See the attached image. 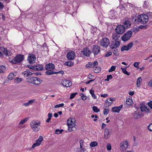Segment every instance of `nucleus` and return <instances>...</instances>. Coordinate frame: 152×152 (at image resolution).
Masks as SVG:
<instances>
[{"label": "nucleus", "mask_w": 152, "mask_h": 152, "mask_svg": "<svg viewBox=\"0 0 152 152\" xmlns=\"http://www.w3.org/2000/svg\"><path fill=\"white\" fill-rule=\"evenodd\" d=\"M26 80L29 83L37 85L40 84L42 82V80L40 78L30 76L26 78Z\"/></svg>", "instance_id": "nucleus-1"}, {"label": "nucleus", "mask_w": 152, "mask_h": 152, "mask_svg": "<svg viewBox=\"0 0 152 152\" xmlns=\"http://www.w3.org/2000/svg\"><path fill=\"white\" fill-rule=\"evenodd\" d=\"M148 17L146 15H139L137 19H134L135 23L141 24L146 23L148 21Z\"/></svg>", "instance_id": "nucleus-2"}, {"label": "nucleus", "mask_w": 152, "mask_h": 152, "mask_svg": "<svg viewBox=\"0 0 152 152\" xmlns=\"http://www.w3.org/2000/svg\"><path fill=\"white\" fill-rule=\"evenodd\" d=\"M41 122L40 121L37 122L36 121H33L31 122L30 125L33 130L35 132H38L39 129V126Z\"/></svg>", "instance_id": "nucleus-3"}, {"label": "nucleus", "mask_w": 152, "mask_h": 152, "mask_svg": "<svg viewBox=\"0 0 152 152\" xmlns=\"http://www.w3.org/2000/svg\"><path fill=\"white\" fill-rule=\"evenodd\" d=\"M75 118L70 119L67 121L68 130L69 131H72L74 130V129L75 125Z\"/></svg>", "instance_id": "nucleus-4"}, {"label": "nucleus", "mask_w": 152, "mask_h": 152, "mask_svg": "<svg viewBox=\"0 0 152 152\" xmlns=\"http://www.w3.org/2000/svg\"><path fill=\"white\" fill-rule=\"evenodd\" d=\"M24 55L21 54L17 55L12 61V63L14 64L20 63L24 59Z\"/></svg>", "instance_id": "nucleus-5"}, {"label": "nucleus", "mask_w": 152, "mask_h": 152, "mask_svg": "<svg viewBox=\"0 0 152 152\" xmlns=\"http://www.w3.org/2000/svg\"><path fill=\"white\" fill-rule=\"evenodd\" d=\"M132 34V31H127L121 37L122 40L124 42L128 40L131 38Z\"/></svg>", "instance_id": "nucleus-6"}, {"label": "nucleus", "mask_w": 152, "mask_h": 152, "mask_svg": "<svg viewBox=\"0 0 152 152\" xmlns=\"http://www.w3.org/2000/svg\"><path fill=\"white\" fill-rule=\"evenodd\" d=\"M110 44V40L107 37H104L101 40L100 45L103 47H107Z\"/></svg>", "instance_id": "nucleus-7"}, {"label": "nucleus", "mask_w": 152, "mask_h": 152, "mask_svg": "<svg viewBox=\"0 0 152 152\" xmlns=\"http://www.w3.org/2000/svg\"><path fill=\"white\" fill-rule=\"evenodd\" d=\"M100 51V48L97 45H95L92 47V52L94 54V55L98 54Z\"/></svg>", "instance_id": "nucleus-8"}, {"label": "nucleus", "mask_w": 152, "mask_h": 152, "mask_svg": "<svg viewBox=\"0 0 152 152\" xmlns=\"http://www.w3.org/2000/svg\"><path fill=\"white\" fill-rule=\"evenodd\" d=\"M115 30L117 33L122 34L125 31L124 27L122 25H118L115 28Z\"/></svg>", "instance_id": "nucleus-9"}, {"label": "nucleus", "mask_w": 152, "mask_h": 152, "mask_svg": "<svg viewBox=\"0 0 152 152\" xmlns=\"http://www.w3.org/2000/svg\"><path fill=\"white\" fill-rule=\"evenodd\" d=\"M36 57L33 54H29L28 56L27 60L30 64H33L35 62Z\"/></svg>", "instance_id": "nucleus-10"}, {"label": "nucleus", "mask_w": 152, "mask_h": 152, "mask_svg": "<svg viewBox=\"0 0 152 152\" xmlns=\"http://www.w3.org/2000/svg\"><path fill=\"white\" fill-rule=\"evenodd\" d=\"M43 137L42 136H40L39 138L36 140L35 143H34L32 146V148L38 146L42 142L43 140Z\"/></svg>", "instance_id": "nucleus-11"}, {"label": "nucleus", "mask_w": 152, "mask_h": 152, "mask_svg": "<svg viewBox=\"0 0 152 152\" xmlns=\"http://www.w3.org/2000/svg\"><path fill=\"white\" fill-rule=\"evenodd\" d=\"M75 53L73 51H69L66 55V58L69 60H72L75 59Z\"/></svg>", "instance_id": "nucleus-12"}, {"label": "nucleus", "mask_w": 152, "mask_h": 152, "mask_svg": "<svg viewBox=\"0 0 152 152\" xmlns=\"http://www.w3.org/2000/svg\"><path fill=\"white\" fill-rule=\"evenodd\" d=\"M120 149L122 151H124L127 148L128 143L126 141H123L120 143Z\"/></svg>", "instance_id": "nucleus-13"}, {"label": "nucleus", "mask_w": 152, "mask_h": 152, "mask_svg": "<svg viewBox=\"0 0 152 152\" xmlns=\"http://www.w3.org/2000/svg\"><path fill=\"white\" fill-rule=\"evenodd\" d=\"M120 44V41L116 40L112 42L110 45V48L112 49L116 48L119 47Z\"/></svg>", "instance_id": "nucleus-14"}, {"label": "nucleus", "mask_w": 152, "mask_h": 152, "mask_svg": "<svg viewBox=\"0 0 152 152\" xmlns=\"http://www.w3.org/2000/svg\"><path fill=\"white\" fill-rule=\"evenodd\" d=\"M133 45V43L132 42H131L128 44L127 46L124 45L121 48V50L123 51L124 50L126 51L128 50L130 48H131Z\"/></svg>", "instance_id": "nucleus-15"}, {"label": "nucleus", "mask_w": 152, "mask_h": 152, "mask_svg": "<svg viewBox=\"0 0 152 152\" xmlns=\"http://www.w3.org/2000/svg\"><path fill=\"white\" fill-rule=\"evenodd\" d=\"M45 68L47 70H53L55 68V66L52 63L47 64L45 66Z\"/></svg>", "instance_id": "nucleus-16"}, {"label": "nucleus", "mask_w": 152, "mask_h": 152, "mask_svg": "<svg viewBox=\"0 0 152 152\" xmlns=\"http://www.w3.org/2000/svg\"><path fill=\"white\" fill-rule=\"evenodd\" d=\"M62 84L64 86L67 87H70L72 85V82L68 80H63Z\"/></svg>", "instance_id": "nucleus-17"}, {"label": "nucleus", "mask_w": 152, "mask_h": 152, "mask_svg": "<svg viewBox=\"0 0 152 152\" xmlns=\"http://www.w3.org/2000/svg\"><path fill=\"white\" fill-rule=\"evenodd\" d=\"M104 137L106 139H107L110 135L111 134L110 132L108 129L106 128L105 129L104 131Z\"/></svg>", "instance_id": "nucleus-18"}, {"label": "nucleus", "mask_w": 152, "mask_h": 152, "mask_svg": "<svg viewBox=\"0 0 152 152\" xmlns=\"http://www.w3.org/2000/svg\"><path fill=\"white\" fill-rule=\"evenodd\" d=\"M123 107V105L121 104L119 106L114 107L112 108V110L114 112L119 113L121 109Z\"/></svg>", "instance_id": "nucleus-19"}, {"label": "nucleus", "mask_w": 152, "mask_h": 152, "mask_svg": "<svg viewBox=\"0 0 152 152\" xmlns=\"http://www.w3.org/2000/svg\"><path fill=\"white\" fill-rule=\"evenodd\" d=\"M34 73L32 71L29 70L28 69L26 70L23 72V74L25 77H27L29 75H32Z\"/></svg>", "instance_id": "nucleus-20"}, {"label": "nucleus", "mask_w": 152, "mask_h": 152, "mask_svg": "<svg viewBox=\"0 0 152 152\" xmlns=\"http://www.w3.org/2000/svg\"><path fill=\"white\" fill-rule=\"evenodd\" d=\"M0 49L1 51L3 53L4 55L5 56H9L10 55V52L8 51L7 49L3 47H1Z\"/></svg>", "instance_id": "nucleus-21"}, {"label": "nucleus", "mask_w": 152, "mask_h": 152, "mask_svg": "<svg viewBox=\"0 0 152 152\" xmlns=\"http://www.w3.org/2000/svg\"><path fill=\"white\" fill-rule=\"evenodd\" d=\"M82 52L84 55L88 57L89 56L90 54L91 53V51L88 48H84Z\"/></svg>", "instance_id": "nucleus-22"}, {"label": "nucleus", "mask_w": 152, "mask_h": 152, "mask_svg": "<svg viewBox=\"0 0 152 152\" xmlns=\"http://www.w3.org/2000/svg\"><path fill=\"white\" fill-rule=\"evenodd\" d=\"M116 14V11L115 10H113L110 11L109 13V17L111 19L115 18Z\"/></svg>", "instance_id": "nucleus-23"}, {"label": "nucleus", "mask_w": 152, "mask_h": 152, "mask_svg": "<svg viewBox=\"0 0 152 152\" xmlns=\"http://www.w3.org/2000/svg\"><path fill=\"white\" fill-rule=\"evenodd\" d=\"M35 71H40L43 69V66L42 65L37 64L35 66Z\"/></svg>", "instance_id": "nucleus-24"}, {"label": "nucleus", "mask_w": 152, "mask_h": 152, "mask_svg": "<svg viewBox=\"0 0 152 152\" xmlns=\"http://www.w3.org/2000/svg\"><path fill=\"white\" fill-rule=\"evenodd\" d=\"M143 116L142 114H140L136 111H135L133 114V116L135 119H137L140 117V116Z\"/></svg>", "instance_id": "nucleus-25"}, {"label": "nucleus", "mask_w": 152, "mask_h": 152, "mask_svg": "<svg viewBox=\"0 0 152 152\" xmlns=\"http://www.w3.org/2000/svg\"><path fill=\"white\" fill-rule=\"evenodd\" d=\"M120 34L117 33L114 34L112 36L113 39L115 40V41L118 40V38L120 37Z\"/></svg>", "instance_id": "nucleus-26"}, {"label": "nucleus", "mask_w": 152, "mask_h": 152, "mask_svg": "<svg viewBox=\"0 0 152 152\" xmlns=\"http://www.w3.org/2000/svg\"><path fill=\"white\" fill-rule=\"evenodd\" d=\"M93 71L96 73H99L101 70V68L98 66H95L93 68Z\"/></svg>", "instance_id": "nucleus-27"}, {"label": "nucleus", "mask_w": 152, "mask_h": 152, "mask_svg": "<svg viewBox=\"0 0 152 152\" xmlns=\"http://www.w3.org/2000/svg\"><path fill=\"white\" fill-rule=\"evenodd\" d=\"M28 118H26L21 120L20 122L18 125V126H19V127H20V126L21 125L23 124L26 122L28 120Z\"/></svg>", "instance_id": "nucleus-28"}, {"label": "nucleus", "mask_w": 152, "mask_h": 152, "mask_svg": "<svg viewBox=\"0 0 152 152\" xmlns=\"http://www.w3.org/2000/svg\"><path fill=\"white\" fill-rule=\"evenodd\" d=\"M109 100L108 99L105 101V104L104 105L105 107H106L110 106L113 103L112 101L109 102Z\"/></svg>", "instance_id": "nucleus-29"}, {"label": "nucleus", "mask_w": 152, "mask_h": 152, "mask_svg": "<svg viewBox=\"0 0 152 152\" xmlns=\"http://www.w3.org/2000/svg\"><path fill=\"white\" fill-rule=\"evenodd\" d=\"M124 26H125L126 27H129L131 25V22L129 20H126L124 22Z\"/></svg>", "instance_id": "nucleus-30"}, {"label": "nucleus", "mask_w": 152, "mask_h": 152, "mask_svg": "<svg viewBox=\"0 0 152 152\" xmlns=\"http://www.w3.org/2000/svg\"><path fill=\"white\" fill-rule=\"evenodd\" d=\"M142 81V79L140 77L137 79V85L138 87H139L140 85V83Z\"/></svg>", "instance_id": "nucleus-31"}, {"label": "nucleus", "mask_w": 152, "mask_h": 152, "mask_svg": "<svg viewBox=\"0 0 152 152\" xmlns=\"http://www.w3.org/2000/svg\"><path fill=\"white\" fill-rule=\"evenodd\" d=\"M34 102V100H29L28 102L26 103H23V105L26 107L32 104Z\"/></svg>", "instance_id": "nucleus-32"}, {"label": "nucleus", "mask_w": 152, "mask_h": 152, "mask_svg": "<svg viewBox=\"0 0 152 152\" xmlns=\"http://www.w3.org/2000/svg\"><path fill=\"white\" fill-rule=\"evenodd\" d=\"M53 70H48L45 72V74L48 75H51L53 74H56V72L53 71Z\"/></svg>", "instance_id": "nucleus-33"}, {"label": "nucleus", "mask_w": 152, "mask_h": 152, "mask_svg": "<svg viewBox=\"0 0 152 152\" xmlns=\"http://www.w3.org/2000/svg\"><path fill=\"white\" fill-rule=\"evenodd\" d=\"M126 68H121V69L122 70L123 72L125 74L129 75H130V73L127 72L126 70Z\"/></svg>", "instance_id": "nucleus-34"}, {"label": "nucleus", "mask_w": 152, "mask_h": 152, "mask_svg": "<svg viewBox=\"0 0 152 152\" xmlns=\"http://www.w3.org/2000/svg\"><path fill=\"white\" fill-rule=\"evenodd\" d=\"M22 78L18 77H16L14 80V82L16 84L22 81Z\"/></svg>", "instance_id": "nucleus-35"}, {"label": "nucleus", "mask_w": 152, "mask_h": 152, "mask_svg": "<svg viewBox=\"0 0 152 152\" xmlns=\"http://www.w3.org/2000/svg\"><path fill=\"white\" fill-rule=\"evenodd\" d=\"M132 102V100L131 98H128L126 99V103L128 105H131Z\"/></svg>", "instance_id": "nucleus-36"}, {"label": "nucleus", "mask_w": 152, "mask_h": 152, "mask_svg": "<svg viewBox=\"0 0 152 152\" xmlns=\"http://www.w3.org/2000/svg\"><path fill=\"white\" fill-rule=\"evenodd\" d=\"M89 92H90V94H91L92 97L93 98V99H96V96L94 94V91L92 89H91L90 90Z\"/></svg>", "instance_id": "nucleus-37"}, {"label": "nucleus", "mask_w": 152, "mask_h": 152, "mask_svg": "<svg viewBox=\"0 0 152 152\" xmlns=\"http://www.w3.org/2000/svg\"><path fill=\"white\" fill-rule=\"evenodd\" d=\"M74 62L71 61L66 62L65 63V65L69 66H73L74 65Z\"/></svg>", "instance_id": "nucleus-38"}, {"label": "nucleus", "mask_w": 152, "mask_h": 152, "mask_svg": "<svg viewBox=\"0 0 152 152\" xmlns=\"http://www.w3.org/2000/svg\"><path fill=\"white\" fill-rule=\"evenodd\" d=\"M80 144V149H82L83 150H86V149L84 148H83V140H81L79 141Z\"/></svg>", "instance_id": "nucleus-39"}, {"label": "nucleus", "mask_w": 152, "mask_h": 152, "mask_svg": "<svg viewBox=\"0 0 152 152\" xmlns=\"http://www.w3.org/2000/svg\"><path fill=\"white\" fill-rule=\"evenodd\" d=\"M14 77V74L11 73H10L8 76V78L10 80H12Z\"/></svg>", "instance_id": "nucleus-40"}, {"label": "nucleus", "mask_w": 152, "mask_h": 152, "mask_svg": "<svg viewBox=\"0 0 152 152\" xmlns=\"http://www.w3.org/2000/svg\"><path fill=\"white\" fill-rule=\"evenodd\" d=\"M86 67L87 68H91V67H94V64H93V63L92 62H88V64H87L86 65Z\"/></svg>", "instance_id": "nucleus-41"}, {"label": "nucleus", "mask_w": 152, "mask_h": 152, "mask_svg": "<svg viewBox=\"0 0 152 152\" xmlns=\"http://www.w3.org/2000/svg\"><path fill=\"white\" fill-rule=\"evenodd\" d=\"M98 143L96 141H94L91 142L90 144V145L91 147H94L97 146L98 145Z\"/></svg>", "instance_id": "nucleus-42"}, {"label": "nucleus", "mask_w": 152, "mask_h": 152, "mask_svg": "<svg viewBox=\"0 0 152 152\" xmlns=\"http://www.w3.org/2000/svg\"><path fill=\"white\" fill-rule=\"evenodd\" d=\"M115 49L112 50V52L116 56H118L119 54L118 53V49L117 48H115Z\"/></svg>", "instance_id": "nucleus-43"}, {"label": "nucleus", "mask_w": 152, "mask_h": 152, "mask_svg": "<svg viewBox=\"0 0 152 152\" xmlns=\"http://www.w3.org/2000/svg\"><path fill=\"white\" fill-rule=\"evenodd\" d=\"M92 109L96 113H98L100 111V110L98 109L97 107L94 106L92 107Z\"/></svg>", "instance_id": "nucleus-44"}, {"label": "nucleus", "mask_w": 152, "mask_h": 152, "mask_svg": "<svg viewBox=\"0 0 152 152\" xmlns=\"http://www.w3.org/2000/svg\"><path fill=\"white\" fill-rule=\"evenodd\" d=\"M77 94V92L71 94L70 95V99H72Z\"/></svg>", "instance_id": "nucleus-45"}, {"label": "nucleus", "mask_w": 152, "mask_h": 152, "mask_svg": "<svg viewBox=\"0 0 152 152\" xmlns=\"http://www.w3.org/2000/svg\"><path fill=\"white\" fill-rule=\"evenodd\" d=\"M116 67L115 66H112L111 68L108 71L109 72H112L113 71H115V69Z\"/></svg>", "instance_id": "nucleus-46"}, {"label": "nucleus", "mask_w": 152, "mask_h": 152, "mask_svg": "<svg viewBox=\"0 0 152 152\" xmlns=\"http://www.w3.org/2000/svg\"><path fill=\"white\" fill-rule=\"evenodd\" d=\"M113 78L112 75H107V78L105 80V81H108L110 79H111Z\"/></svg>", "instance_id": "nucleus-47"}, {"label": "nucleus", "mask_w": 152, "mask_h": 152, "mask_svg": "<svg viewBox=\"0 0 152 152\" xmlns=\"http://www.w3.org/2000/svg\"><path fill=\"white\" fill-rule=\"evenodd\" d=\"M64 105V104L63 103H62L61 104H57L56 105L54 106V108H57L59 107H61L63 106Z\"/></svg>", "instance_id": "nucleus-48"}, {"label": "nucleus", "mask_w": 152, "mask_h": 152, "mask_svg": "<svg viewBox=\"0 0 152 152\" xmlns=\"http://www.w3.org/2000/svg\"><path fill=\"white\" fill-rule=\"evenodd\" d=\"M147 107L145 106H142L140 107V109L142 112L145 111H146V109Z\"/></svg>", "instance_id": "nucleus-49"}, {"label": "nucleus", "mask_w": 152, "mask_h": 152, "mask_svg": "<svg viewBox=\"0 0 152 152\" xmlns=\"http://www.w3.org/2000/svg\"><path fill=\"white\" fill-rule=\"evenodd\" d=\"M28 67L30 69H33V70H34L35 71V66H33L31 65H27Z\"/></svg>", "instance_id": "nucleus-50"}, {"label": "nucleus", "mask_w": 152, "mask_h": 152, "mask_svg": "<svg viewBox=\"0 0 152 152\" xmlns=\"http://www.w3.org/2000/svg\"><path fill=\"white\" fill-rule=\"evenodd\" d=\"M112 54V53L111 52L108 51L107 52L106 54L105 55V57H108L110 56H111Z\"/></svg>", "instance_id": "nucleus-51"}, {"label": "nucleus", "mask_w": 152, "mask_h": 152, "mask_svg": "<svg viewBox=\"0 0 152 152\" xmlns=\"http://www.w3.org/2000/svg\"><path fill=\"white\" fill-rule=\"evenodd\" d=\"M109 110L108 109L105 108L103 111V113L104 115L107 114L109 113Z\"/></svg>", "instance_id": "nucleus-52"}, {"label": "nucleus", "mask_w": 152, "mask_h": 152, "mask_svg": "<svg viewBox=\"0 0 152 152\" xmlns=\"http://www.w3.org/2000/svg\"><path fill=\"white\" fill-rule=\"evenodd\" d=\"M148 129L150 131H152V123H151L148 126Z\"/></svg>", "instance_id": "nucleus-53"}, {"label": "nucleus", "mask_w": 152, "mask_h": 152, "mask_svg": "<svg viewBox=\"0 0 152 152\" xmlns=\"http://www.w3.org/2000/svg\"><path fill=\"white\" fill-rule=\"evenodd\" d=\"M107 148L108 150L110 151L111 149V146L110 144H108L107 146Z\"/></svg>", "instance_id": "nucleus-54"}, {"label": "nucleus", "mask_w": 152, "mask_h": 152, "mask_svg": "<svg viewBox=\"0 0 152 152\" xmlns=\"http://www.w3.org/2000/svg\"><path fill=\"white\" fill-rule=\"evenodd\" d=\"M63 131V130H61V131L59 129H57L56 130V134H58L60 133H61Z\"/></svg>", "instance_id": "nucleus-55"}, {"label": "nucleus", "mask_w": 152, "mask_h": 152, "mask_svg": "<svg viewBox=\"0 0 152 152\" xmlns=\"http://www.w3.org/2000/svg\"><path fill=\"white\" fill-rule=\"evenodd\" d=\"M140 63L138 62H135L134 64V66L135 67H137L138 68V65Z\"/></svg>", "instance_id": "nucleus-56"}, {"label": "nucleus", "mask_w": 152, "mask_h": 152, "mask_svg": "<svg viewBox=\"0 0 152 152\" xmlns=\"http://www.w3.org/2000/svg\"><path fill=\"white\" fill-rule=\"evenodd\" d=\"M82 95L81 96V98L82 100H86L87 99V97L86 96L84 95L83 94H81Z\"/></svg>", "instance_id": "nucleus-57"}, {"label": "nucleus", "mask_w": 152, "mask_h": 152, "mask_svg": "<svg viewBox=\"0 0 152 152\" xmlns=\"http://www.w3.org/2000/svg\"><path fill=\"white\" fill-rule=\"evenodd\" d=\"M94 77V76L90 74H89L88 76V78L91 80H92Z\"/></svg>", "instance_id": "nucleus-58"}, {"label": "nucleus", "mask_w": 152, "mask_h": 152, "mask_svg": "<svg viewBox=\"0 0 152 152\" xmlns=\"http://www.w3.org/2000/svg\"><path fill=\"white\" fill-rule=\"evenodd\" d=\"M148 106L152 109V101H150L148 103Z\"/></svg>", "instance_id": "nucleus-59"}, {"label": "nucleus", "mask_w": 152, "mask_h": 152, "mask_svg": "<svg viewBox=\"0 0 152 152\" xmlns=\"http://www.w3.org/2000/svg\"><path fill=\"white\" fill-rule=\"evenodd\" d=\"M55 73H56V74H57L58 73H60L62 75H63L64 74V72L63 71L61 70V71H60L58 72H55Z\"/></svg>", "instance_id": "nucleus-60"}, {"label": "nucleus", "mask_w": 152, "mask_h": 152, "mask_svg": "<svg viewBox=\"0 0 152 152\" xmlns=\"http://www.w3.org/2000/svg\"><path fill=\"white\" fill-rule=\"evenodd\" d=\"M4 7V5L3 3L0 1V10L2 9Z\"/></svg>", "instance_id": "nucleus-61"}, {"label": "nucleus", "mask_w": 152, "mask_h": 152, "mask_svg": "<svg viewBox=\"0 0 152 152\" xmlns=\"http://www.w3.org/2000/svg\"><path fill=\"white\" fill-rule=\"evenodd\" d=\"M139 27L141 29H145L147 28V26H146L140 25Z\"/></svg>", "instance_id": "nucleus-62"}, {"label": "nucleus", "mask_w": 152, "mask_h": 152, "mask_svg": "<svg viewBox=\"0 0 152 152\" xmlns=\"http://www.w3.org/2000/svg\"><path fill=\"white\" fill-rule=\"evenodd\" d=\"M108 96V94H102L101 95V96L102 97H105Z\"/></svg>", "instance_id": "nucleus-63"}, {"label": "nucleus", "mask_w": 152, "mask_h": 152, "mask_svg": "<svg viewBox=\"0 0 152 152\" xmlns=\"http://www.w3.org/2000/svg\"><path fill=\"white\" fill-rule=\"evenodd\" d=\"M148 85L149 86L152 87V81L150 80L148 83Z\"/></svg>", "instance_id": "nucleus-64"}]
</instances>
